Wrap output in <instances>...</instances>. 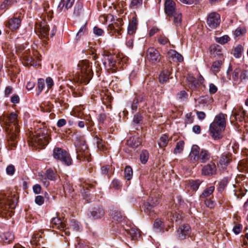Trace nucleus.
Here are the masks:
<instances>
[{"instance_id":"obj_45","label":"nucleus","mask_w":248,"mask_h":248,"mask_svg":"<svg viewBox=\"0 0 248 248\" xmlns=\"http://www.w3.org/2000/svg\"><path fill=\"white\" fill-rule=\"evenodd\" d=\"M142 0H132L130 3V7L136 9L141 5Z\"/></svg>"},{"instance_id":"obj_6","label":"nucleus","mask_w":248,"mask_h":248,"mask_svg":"<svg viewBox=\"0 0 248 248\" xmlns=\"http://www.w3.org/2000/svg\"><path fill=\"white\" fill-rule=\"evenodd\" d=\"M77 141L75 142L76 150L77 153V158L81 160V158H84L88 162L91 161L90 159V154L86 141L82 138H78Z\"/></svg>"},{"instance_id":"obj_29","label":"nucleus","mask_w":248,"mask_h":248,"mask_svg":"<svg viewBox=\"0 0 248 248\" xmlns=\"http://www.w3.org/2000/svg\"><path fill=\"white\" fill-rule=\"evenodd\" d=\"M16 2V0H4L0 6V9L1 10L7 9Z\"/></svg>"},{"instance_id":"obj_9","label":"nucleus","mask_w":248,"mask_h":248,"mask_svg":"<svg viewBox=\"0 0 248 248\" xmlns=\"http://www.w3.org/2000/svg\"><path fill=\"white\" fill-rule=\"evenodd\" d=\"M220 23V17L218 14L213 12L209 14L207 19V24L212 29H216Z\"/></svg>"},{"instance_id":"obj_18","label":"nucleus","mask_w":248,"mask_h":248,"mask_svg":"<svg viewBox=\"0 0 248 248\" xmlns=\"http://www.w3.org/2000/svg\"><path fill=\"white\" fill-rule=\"evenodd\" d=\"M91 214L93 218L99 219L104 216L105 211L102 206L97 205L93 209Z\"/></svg>"},{"instance_id":"obj_1","label":"nucleus","mask_w":248,"mask_h":248,"mask_svg":"<svg viewBox=\"0 0 248 248\" xmlns=\"http://www.w3.org/2000/svg\"><path fill=\"white\" fill-rule=\"evenodd\" d=\"M17 119V115L14 112L11 113L7 116H4L0 119L6 126V130L9 136V144L12 147H16V139L20 131Z\"/></svg>"},{"instance_id":"obj_11","label":"nucleus","mask_w":248,"mask_h":248,"mask_svg":"<svg viewBox=\"0 0 248 248\" xmlns=\"http://www.w3.org/2000/svg\"><path fill=\"white\" fill-rule=\"evenodd\" d=\"M146 58L151 62H159L161 56L157 50L153 47H150L147 50Z\"/></svg>"},{"instance_id":"obj_26","label":"nucleus","mask_w":248,"mask_h":248,"mask_svg":"<svg viewBox=\"0 0 248 248\" xmlns=\"http://www.w3.org/2000/svg\"><path fill=\"white\" fill-rule=\"evenodd\" d=\"M170 72L167 69L163 70L159 76V81L161 83H164L167 81L169 78Z\"/></svg>"},{"instance_id":"obj_59","label":"nucleus","mask_w":248,"mask_h":248,"mask_svg":"<svg viewBox=\"0 0 248 248\" xmlns=\"http://www.w3.org/2000/svg\"><path fill=\"white\" fill-rule=\"evenodd\" d=\"M183 217V216L182 214L175 212L173 214L171 219L173 221L175 220V221H177L182 219Z\"/></svg>"},{"instance_id":"obj_13","label":"nucleus","mask_w":248,"mask_h":248,"mask_svg":"<svg viewBox=\"0 0 248 248\" xmlns=\"http://www.w3.org/2000/svg\"><path fill=\"white\" fill-rule=\"evenodd\" d=\"M216 170L217 168L215 163L210 162V163L203 167L202 172L203 175L210 176L216 174Z\"/></svg>"},{"instance_id":"obj_36","label":"nucleus","mask_w":248,"mask_h":248,"mask_svg":"<svg viewBox=\"0 0 248 248\" xmlns=\"http://www.w3.org/2000/svg\"><path fill=\"white\" fill-rule=\"evenodd\" d=\"M222 62L220 61H217L214 62L212 65L211 69L212 71L216 73L217 72L221 67Z\"/></svg>"},{"instance_id":"obj_27","label":"nucleus","mask_w":248,"mask_h":248,"mask_svg":"<svg viewBox=\"0 0 248 248\" xmlns=\"http://www.w3.org/2000/svg\"><path fill=\"white\" fill-rule=\"evenodd\" d=\"M211 54L214 56H219L222 55V50L221 46L219 45H215L211 47Z\"/></svg>"},{"instance_id":"obj_54","label":"nucleus","mask_w":248,"mask_h":248,"mask_svg":"<svg viewBox=\"0 0 248 248\" xmlns=\"http://www.w3.org/2000/svg\"><path fill=\"white\" fill-rule=\"evenodd\" d=\"M70 228L74 231H78L79 229V225L77 222L74 220L71 221Z\"/></svg>"},{"instance_id":"obj_42","label":"nucleus","mask_w":248,"mask_h":248,"mask_svg":"<svg viewBox=\"0 0 248 248\" xmlns=\"http://www.w3.org/2000/svg\"><path fill=\"white\" fill-rule=\"evenodd\" d=\"M82 8H83V7H82V5H81L80 4H76L74 8L73 15L75 16H79L81 13Z\"/></svg>"},{"instance_id":"obj_52","label":"nucleus","mask_w":248,"mask_h":248,"mask_svg":"<svg viewBox=\"0 0 248 248\" xmlns=\"http://www.w3.org/2000/svg\"><path fill=\"white\" fill-rule=\"evenodd\" d=\"M241 70V69L239 68H236L234 70L232 73V78L234 81H237L238 80V77Z\"/></svg>"},{"instance_id":"obj_35","label":"nucleus","mask_w":248,"mask_h":248,"mask_svg":"<svg viewBox=\"0 0 248 248\" xmlns=\"http://www.w3.org/2000/svg\"><path fill=\"white\" fill-rule=\"evenodd\" d=\"M149 153L147 150H143L140 154V160L142 164H145L149 158Z\"/></svg>"},{"instance_id":"obj_30","label":"nucleus","mask_w":248,"mask_h":248,"mask_svg":"<svg viewBox=\"0 0 248 248\" xmlns=\"http://www.w3.org/2000/svg\"><path fill=\"white\" fill-rule=\"evenodd\" d=\"M169 141V137L167 135H162L159 139L158 143L160 147H165L168 144Z\"/></svg>"},{"instance_id":"obj_15","label":"nucleus","mask_w":248,"mask_h":248,"mask_svg":"<svg viewBox=\"0 0 248 248\" xmlns=\"http://www.w3.org/2000/svg\"><path fill=\"white\" fill-rule=\"evenodd\" d=\"M75 2V0H61L58 6V10L61 12H66L71 8Z\"/></svg>"},{"instance_id":"obj_63","label":"nucleus","mask_w":248,"mask_h":248,"mask_svg":"<svg viewBox=\"0 0 248 248\" xmlns=\"http://www.w3.org/2000/svg\"><path fill=\"white\" fill-rule=\"evenodd\" d=\"M187 96V93L185 91H182L177 94V97L179 99H185Z\"/></svg>"},{"instance_id":"obj_64","label":"nucleus","mask_w":248,"mask_h":248,"mask_svg":"<svg viewBox=\"0 0 248 248\" xmlns=\"http://www.w3.org/2000/svg\"><path fill=\"white\" fill-rule=\"evenodd\" d=\"M35 202L37 204L41 205L44 202V198L42 196H37L35 199Z\"/></svg>"},{"instance_id":"obj_49","label":"nucleus","mask_w":248,"mask_h":248,"mask_svg":"<svg viewBox=\"0 0 248 248\" xmlns=\"http://www.w3.org/2000/svg\"><path fill=\"white\" fill-rule=\"evenodd\" d=\"M81 186H82V189H81V191L82 194H84L85 195H88V190L89 187H92L93 186V185L85 184H81Z\"/></svg>"},{"instance_id":"obj_38","label":"nucleus","mask_w":248,"mask_h":248,"mask_svg":"<svg viewBox=\"0 0 248 248\" xmlns=\"http://www.w3.org/2000/svg\"><path fill=\"white\" fill-rule=\"evenodd\" d=\"M169 54L171 56H174L179 62L183 61V57L182 55L178 53L176 51L174 50H170L169 51Z\"/></svg>"},{"instance_id":"obj_16","label":"nucleus","mask_w":248,"mask_h":248,"mask_svg":"<svg viewBox=\"0 0 248 248\" xmlns=\"http://www.w3.org/2000/svg\"><path fill=\"white\" fill-rule=\"evenodd\" d=\"M21 24V19L19 17H13L6 23V26L11 30H16L19 28Z\"/></svg>"},{"instance_id":"obj_14","label":"nucleus","mask_w":248,"mask_h":248,"mask_svg":"<svg viewBox=\"0 0 248 248\" xmlns=\"http://www.w3.org/2000/svg\"><path fill=\"white\" fill-rule=\"evenodd\" d=\"M38 30H39V36L41 39L46 40L48 38L49 28L47 24L45 22L42 23L40 25H38Z\"/></svg>"},{"instance_id":"obj_62","label":"nucleus","mask_w":248,"mask_h":248,"mask_svg":"<svg viewBox=\"0 0 248 248\" xmlns=\"http://www.w3.org/2000/svg\"><path fill=\"white\" fill-rule=\"evenodd\" d=\"M158 41L160 44L165 45L169 42V39L164 36H160L158 39Z\"/></svg>"},{"instance_id":"obj_39","label":"nucleus","mask_w":248,"mask_h":248,"mask_svg":"<svg viewBox=\"0 0 248 248\" xmlns=\"http://www.w3.org/2000/svg\"><path fill=\"white\" fill-rule=\"evenodd\" d=\"M94 139H95L98 149L100 150H104L105 145L103 140L97 136L94 137Z\"/></svg>"},{"instance_id":"obj_60","label":"nucleus","mask_w":248,"mask_h":248,"mask_svg":"<svg viewBox=\"0 0 248 248\" xmlns=\"http://www.w3.org/2000/svg\"><path fill=\"white\" fill-rule=\"evenodd\" d=\"M13 91V88L12 86H8L4 90V95L6 97H9Z\"/></svg>"},{"instance_id":"obj_20","label":"nucleus","mask_w":248,"mask_h":248,"mask_svg":"<svg viewBox=\"0 0 248 248\" xmlns=\"http://www.w3.org/2000/svg\"><path fill=\"white\" fill-rule=\"evenodd\" d=\"M0 237L3 242L6 244H9L14 241L15 235L12 232H7L1 233L0 234Z\"/></svg>"},{"instance_id":"obj_8","label":"nucleus","mask_w":248,"mask_h":248,"mask_svg":"<svg viewBox=\"0 0 248 248\" xmlns=\"http://www.w3.org/2000/svg\"><path fill=\"white\" fill-rule=\"evenodd\" d=\"M53 156L65 165L69 166L72 164V160L70 155L62 148H55L53 151Z\"/></svg>"},{"instance_id":"obj_2","label":"nucleus","mask_w":248,"mask_h":248,"mask_svg":"<svg viewBox=\"0 0 248 248\" xmlns=\"http://www.w3.org/2000/svg\"><path fill=\"white\" fill-rule=\"evenodd\" d=\"M102 56V62L105 68L108 71H111L112 73L122 68L127 61V58L123 54L114 55L104 52Z\"/></svg>"},{"instance_id":"obj_28","label":"nucleus","mask_w":248,"mask_h":248,"mask_svg":"<svg viewBox=\"0 0 248 248\" xmlns=\"http://www.w3.org/2000/svg\"><path fill=\"white\" fill-rule=\"evenodd\" d=\"M185 142L183 140H180L177 142L175 148L174 149L173 153L174 154L181 153L184 148Z\"/></svg>"},{"instance_id":"obj_44","label":"nucleus","mask_w":248,"mask_h":248,"mask_svg":"<svg viewBox=\"0 0 248 248\" xmlns=\"http://www.w3.org/2000/svg\"><path fill=\"white\" fill-rule=\"evenodd\" d=\"M246 33V29L245 28H238L234 31V35L235 37H238L245 34Z\"/></svg>"},{"instance_id":"obj_12","label":"nucleus","mask_w":248,"mask_h":248,"mask_svg":"<svg viewBox=\"0 0 248 248\" xmlns=\"http://www.w3.org/2000/svg\"><path fill=\"white\" fill-rule=\"evenodd\" d=\"M51 224L52 227L59 229L60 230H63L64 231L65 234L69 235L70 232L66 230V224L65 222L62 221L60 218L54 217L51 220Z\"/></svg>"},{"instance_id":"obj_58","label":"nucleus","mask_w":248,"mask_h":248,"mask_svg":"<svg viewBox=\"0 0 248 248\" xmlns=\"http://www.w3.org/2000/svg\"><path fill=\"white\" fill-rule=\"evenodd\" d=\"M248 78V71L247 70H241L240 74V79L241 81Z\"/></svg>"},{"instance_id":"obj_24","label":"nucleus","mask_w":248,"mask_h":248,"mask_svg":"<svg viewBox=\"0 0 248 248\" xmlns=\"http://www.w3.org/2000/svg\"><path fill=\"white\" fill-rule=\"evenodd\" d=\"M157 204V201L156 199H155V202H153L149 200V201L145 203L144 205V211L147 213H149V215L151 216L154 214L155 211L153 208L155 207V206H156Z\"/></svg>"},{"instance_id":"obj_43","label":"nucleus","mask_w":248,"mask_h":248,"mask_svg":"<svg viewBox=\"0 0 248 248\" xmlns=\"http://www.w3.org/2000/svg\"><path fill=\"white\" fill-rule=\"evenodd\" d=\"M93 122L92 121H88L86 120L85 122L80 121L78 123V126L80 128H83L85 125L87 126V128H89L93 125Z\"/></svg>"},{"instance_id":"obj_47","label":"nucleus","mask_w":248,"mask_h":248,"mask_svg":"<svg viewBox=\"0 0 248 248\" xmlns=\"http://www.w3.org/2000/svg\"><path fill=\"white\" fill-rule=\"evenodd\" d=\"M163 228L162 221L159 219H155L154 224V228L157 230H161Z\"/></svg>"},{"instance_id":"obj_22","label":"nucleus","mask_w":248,"mask_h":248,"mask_svg":"<svg viewBox=\"0 0 248 248\" xmlns=\"http://www.w3.org/2000/svg\"><path fill=\"white\" fill-rule=\"evenodd\" d=\"M141 143V139L138 136H133L129 138L127 141L128 146L132 148H137Z\"/></svg>"},{"instance_id":"obj_61","label":"nucleus","mask_w":248,"mask_h":248,"mask_svg":"<svg viewBox=\"0 0 248 248\" xmlns=\"http://www.w3.org/2000/svg\"><path fill=\"white\" fill-rule=\"evenodd\" d=\"M204 202L205 205L210 208H213L215 205L214 201L212 200L211 199H207Z\"/></svg>"},{"instance_id":"obj_51","label":"nucleus","mask_w":248,"mask_h":248,"mask_svg":"<svg viewBox=\"0 0 248 248\" xmlns=\"http://www.w3.org/2000/svg\"><path fill=\"white\" fill-rule=\"evenodd\" d=\"M242 48L241 46H237L234 49V56L236 58H239L241 55Z\"/></svg>"},{"instance_id":"obj_56","label":"nucleus","mask_w":248,"mask_h":248,"mask_svg":"<svg viewBox=\"0 0 248 248\" xmlns=\"http://www.w3.org/2000/svg\"><path fill=\"white\" fill-rule=\"evenodd\" d=\"M6 172L8 175H12L14 174L15 171V167L13 165H10L6 168Z\"/></svg>"},{"instance_id":"obj_32","label":"nucleus","mask_w":248,"mask_h":248,"mask_svg":"<svg viewBox=\"0 0 248 248\" xmlns=\"http://www.w3.org/2000/svg\"><path fill=\"white\" fill-rule=\"evenodd\" d=\"M215 189L214 186H211L206 188L200 195L201 198H206L211 195Z\"/></svg>"},{"instance_id":"obj_17","label":"nucleus","mask_w":248,"mask_h":248,"mask_svg":"<svg viewBox=\"0 0 248 248\" xmlns=\"http://www.w3.org/2000/svg\"><path fill=\"white\" fill-rule=\"evenodd\" d=\"M19 55H21L23 59L26 62L27 64L32 65L33 64L34 59L31 54L29 49L25 50L24 52H20Z\"/></svg>"},{"instance_id":"obj_46","label":"nucleus","mask_w":248,"mask_h":248,"mask_svg":"<svg viewBox=\"0 0 248 248\" xmlns=\"http://www.w3.org/2000/svg\"><path fill=\"white\" fill-rule=\"evenodd\" d=\"M38 95L43 90L44 87H45V82L44 80L42 78H39L38 80Z\"/></svg>"},{"instance_id":"obj_53","label":"nucleus","mask_w":248,"mask_h":248,"mask_svg":"<svg viewBox=\"0 0 248 248\" xmlns=\"http://www.w3.org/2000/svg\"><path fill=\"white\" fill-rule=\"evenodd\" d=\"M111 186L116 189H119L122 186L120 182L117 179H114L112 181Z\"/></svg>"},{"instance_id":"obj_50","label":"nucleus","mask_w":248,"mask_h":248,"mask_svg":"<svg viewBox=\"0 0 248 248\" xmlns=\"http://www.w3.org/2000/svg\"><path fill=\"white\" fill-rule=\"evenodd\" d=\"M230 162V158L226 155H222L220 159V163L221 165H227Z\"/></svg>"},{"instance_id":"obj_33","label":"nucleus","mask_w":248,"mask_h":248,"mask_svg":"<svg viewBox=\"0 0 248 248\" xmlns=\"http://www.w3.org/2000/svg\"><path fill=\"white\" fill-rule=\"evenodd\" d=\"M124 172L125 178L128 181L131 180L133 176V170L131 167L129 166H126Z\"/></svg>"},{"instance_id":"obj_7","label":"nucleus","mask_w":248,"mask_h":248,"mask_svg":"<svg viewBox=\"0 0 248 248\" xmlns=\"http://www.w3.org/2000/svg\"><path fill=\"white\" fill-rule=\"evenodd\" d=\"M49 138L48 130L44 127L36 131V134L31 139V141L34 144L45 146L48 144Z\"/></svg>"},{"instance_id":"obj_31","label":"nucleus","mask_w":248,"mask_h":248,"mask_svg":"<svg viewBox=\"0 0 248 248\" xmlns=\"http://www.w3.org/2000/svg\"><path fill=\"white\" fill-rule=\"evenodd\" d=\"M46 175L47 179L51 181H55L58 176L57 174L51 169H48L46 171Z\"/></svg>"},{"instance_id":"obj_48","label":"nucleus","mask_w":248,"mask_h":248,"mask_svg":"<svg viewBox=\"0 0 248 248\" xmlns=\"http://www.w3.org/2000/svg\"><path fill=\"white\" fill-rule=\"evenodd\" d=\"M140 232L138 230L131 229L130 231V234L133 239H137L140 237Z\"/></svg>"},{"instance_id":"obj_23","label":"nucleus","mask_w":248,"mask_h":248,"mask_svg":"<svg viewBox=\"0 0 248 248\" xmlns=\"http://www.w3.org/2000/svg\"><path fill=\"white\" fill-rule=\"evenodd\" d=\"M188 86L192 91L196 90L199 85V82L193 76L188 75L187 77Z\"/></svg>"},{"instance_id":"obj_57","label":"nucleus","mask_w":248,"mask_h":248,"mask_svg":"<svg viewBox=\"0 0 248 248\" xmlns=\"http://www.w3.org/2000/svg\"><path fill=\"white\" fill-rule=\"evenodd\" d=\"M138 100L135 98L132 102L130 103V107L133 111H136L139 104Z\"/></svg>"},{"instance_id":"obj_21","label":"nucleus","mask_w":248,"mask_h":248,"mask_svg":"<svg viewBox=\"0 0 248 248\" xmlns=\"http://www.w3.org/2000/svg\"><path fill=\"white\" fill-rule=\"evenodd\" d=\"M211 154L209 151L202 149L201 151L199 156L198 161L202 163H205L208 161L210 158Z\"/></svg>"},{"instance_id":"obj_5","label":"nucleus","mask_w":248,"mask_h":248,"mask_svg":"<svg viewBox=\"0 0 248 248\" xmlns=\"http://www.w3.org/2000/svg\"><path fill=\"white\" fill-rule=\"evenodd\" d=\"M80 66L81 75L78 76V80L81 82L87 84L93 76V72L87 60H83L79 64Z\"/></svg>"},{"instance_id":"obj_37","label":"nucleus","mask_w":248,"mask_h":248,"mask_svg":"<svg viewBox=\"0 0 248 248\" xmlns=\"http://www.w3.org/2000/svg\"><path fill=\"white\" fill-rule=\"evenodd\" d=\"M201 184L200 180H191L189 181V185L191 188L194 190H197Z\"/></svg>"},{"instance_id":"obj_40","label":"nucleus","mask_w":248,"mask_h":248,"mask_svg":"<svg viewBox=\"0 0 248 248\" xmlns=\"http://www.w3.org/2000/svg\"><path fill=\"white\" fill-rule=\"evenodd\" d=\"M230 39V38L228 35H224L222 37L217 38L216 40L217 42L223 45L227 43Z\"/></svg>"},{"instance_id":"obj_25","label":"nucleus","mask_w":248,"mask_h":248,"mask_svg":"<svg viewBox=\"0 0 248 248\" xmlns=\"http://www.w3.org/2000/svg\"><path fill=\"white\" fill-rule=\"evenodd\" d=\"M200 151V147L196 145H193L189 154V157L191 158V159L195 161H198L199 158V156Z\"/></svg>"},{"instance_id":"obj_4","label":"nucleus","mask_w":248,"mask_h":248,"mask_svg":"<svg viewBox=\"0 0 248 248\" xmlns=\"http://www.w3.org/2000/svg\"><path fill=\"white\" fill-rule=\"evenodd\" d=\"M164 11L168 16L173 17V22L175 26L181 25L182 14L177 10L175 2L172 0H166L164 3Z\"/></svg>"},{"instance_id":"obj_19","label":"nucleus","mask_w":248,"mask_h":248,"mask_svg":"<svg viewBox=\"0 0 248 248\" xmlns=\"http://www.w3.org/2000/svg\"><path fill=\"white\" fill-rule=\"evenodd\" d=\"M138 26V20L136 16L132 17V19L130 21L127 33L129 35H133L136 32Z\"/></svg>"},{"instance_id":"obj_41","label":"nucleus","mask_w":248,"mask_h":248,"mask_svg":"<svg viewBox=\"0 0 248 248\" xmlns=\"http://www.w3.org/2000/svg\"><path fill=\"white\" fill-rule=\"evenodd\" d=\"M108 30L110 31V33L115 34L117 35L121 34V28H115V26L113 25H109L108 26Z\"/></svg>"},{"instance_id":"obj_3","label":"nucleus","mask_w":248,"mask_h":248,"mask_svg":"<svg viewBox=\"0 0 248 248\" xmlns=\"http://www.w3.org/2000/svg\"><path fill=\"white\" fill-rule=\"evenodd\" d=\"M226 114L220 113L215 117L214 121L210 124L209 133L214 140H219L222 138L221 133L226 127Z\"/></svg>"},{"instance_id":"obj_10","label":"nucleus","mask_w":248,"mask_h":248,"mask_svg":"<svg viewBox=\"0 0 248 248\" xmlns=\"http://www.w3.org/2000/svg\"><path fill=\"white\" fill-rule=\"evenodd\" d=\"M191 232V228L188 224H185L179 227L177 230V235L180 240L186 239Z\"/></svg>"},{"instance_id":"obj_34","label":"nucleus","mask_w":248,"mask_h":248,"mask_svg":"<svg viewBox=\"0 0 248 248\" xmlns=\"http://www.w3.org/2000/svg\"><path fill=\"white\" fill-rule=\"evenodd\" d=\"M110 214L112 218L118 221H121V219L124 217L121 212L117 210H114Z\"/></svg>"},{"instance_id":"obj_55","label":"nucleus","mask_w":248,"mask_h":248,"mask_svg":"<svg viewBox=\"0 0 248 248\" xmlns=\"http://www.w3.org/2000/svg\"><path fill=\"white\" fill-rule=\"evenodd\" d=\"M123 20L122 18H119L116 19L114 24H110L109 25L114 26L115 28H121V27L123 26Z\"/></svg>"}]
</instances>
